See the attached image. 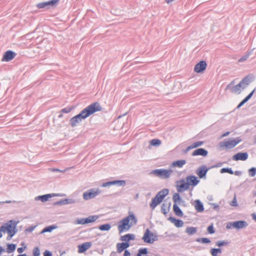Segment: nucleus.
Returning <instances> with one entry per match:
<instances>
[{
  "mask_svg": "<svg viewBox=\"0 0 256 256\" xmlns=\"http://www.w3.org/2000/svg\"><path fill=\"white\" fill-rule=\"evenodd\" d=\"M102 107L98 102L89 105L82 110L79 114L70 118V125L72 127L76 126L82 120L86 118L96 112L102 110Z\"/></svg>",
  "mask_w": 256,
  "mask_h": 256,
  "instance_id": "f257e3e1",
  "label": "nucleus"
},
{
  "mask_svg": "<svg viewBox=\"0 0 256 256\" xmlns=\"http://www.w3.org/2000/svg\"><path fill=\"white\" fill-rule=\"evenodd\" d=\"M137 223V218L132 212H129L128 216L120 220L118 224L119 233L128 231Z\"/></svg>",
  "mask_w": 256,
  "mask_h": 256,
  "instance_id": "f03ea898",
  "label": "nucleus"
},
{
  "mask_svg": "<svg viewBox=\"0 0 256 256\" xmlns=\"http://www.w3.org/2000/svg\"><path fill=\"white\" fill-rule=\"evenodd\" d=\"M168 194V189H163L160 191L154 198L152 200L150 206L152 210H154L156 207L160 204L164 198L165 196Z\"/></svg>",
  "mask_w": 256,
  "mask_h": 256,
  "instance_id": "7ed1b4c3",
  "label": "nucleus"
},
{
  "mask_svg": "<svg viewBox=\"0 0 256 256\" xmlns=\"http://www.w3.org/2000/svg\"><path fill=\"white\" fill-rule=\"evenodd\" d=\"M241 140L238 138L236 139H228L220 143V146L221 148H225L226 149H232L236 146Z\"/></svg>",
  "mask_w": 256,
  "mask_h": 256,
  "instance_id": "20e7f679",
  "label": "nucleus"
},
{
  "mask_svg": "<svg viewBox=\"0 0 256 256\" xmlns=\"http://www.w3.org/2000/svg\"><path fill=\"white\" fill-rule=\"evenodd\" d=\"M172 172L171 170L157 169L152 171L151 174L162 179H166L170 177Z\"/></svg>",
  "mask_w": 256,
  "mask_h": 256,
  "instance_id": "39448f33",
  "label": "nucleus"
},
{
  "mask_svg": "<svg viewBox=\"0 0 256 256\" xmlns=\"http://www.w3.org/2000/svg\"><path fill=\"white\" fill-rule=\"evenodd\" d=\"M100 192V190L98 188H92L84 193L83 198L84 200H88L95 198Z\"/></svg>",
  "mask_w": 256,
  "mask_h": 256,
  "instance_id": "423d86ee",
  "label": "nucleus"
},
{
  "mask_svg": "<svg viewBox=\"0 0 256 256\" xmlns=\"http://www.w3.org/2000/svg\"><path fill=\"white\" fill-rule=\"evenodd\" d=\"M142 239L145 242L152 244L156 240V236L148 229H146Z\"/></svg>",
  "mask_w": 256,
  "mask_h": 256,
  "instance_id": "0eeeda50",
  "label": "nucleus"
},
{
  "mask_svg": "<svg viewBox=\"0 0 256 256\" xmlns=\"http://www.w3.org/2000/svg\"><path fill=\"white\" fill-rule=\"evenodd\" d=\"M176 187L178 192H182L189 188L188 184L184 179L178 180L176 182Z\"/></svg>",
  "mask_w": 256,
  "mask_h": 256,
  "instance_id": "6e6552de",
  "label": "nucleus"
},
{
  "mask_svg": "<svg viewBox=\"0 0 256 256\" xmlns=\"http://www.w3.org/2000/svg\"><path fill=\"white\" fill-rule=\"evenodd\" d=\"M16 227L10 224H6L5 225L1 226L2 231L4 233H8L11 238L16 233Z\"/></svg>",
  "mask_w": 256,
  "mask_h": 256,
  "instance_id": "1a4fd4ad",
  "label": "nucleus"
},
{
  "mask_svg": "<svg viewBox=\"0 0 256 256\" xmlns=\"http://www.w3.org/2000/svg\"><path fill=\"white\" fill-rule=\"evenodd\" d=\"M98 218L97 216H90L86 218L78 219L76 221V224H86L94 222Z\"/></svg>",
  "mask_w": 256,
  "mask_h": 256,
  "instance_id": "9d476101",
  "label": "nucleus"
},
{
  "mask_svg": "<svg viewBox=\"0 0 256 256\" xmlns=\"http://www.w3.org/2000/svg\"><path fill=\"white\" fill-rule=\"evenodd\" d=\"M227 88L229 89L232 92L238 94L240 93L242 89V86L240 83L234 86V83L233 82H232L227 86Z\"/></svg>",
  "mask_w": 256,
  "mask_h": 256,
  "instance_id": "9b49d317",
  "label": "nucleus"
},
{
  "mask_svg": "<svg viewBox=\"0 0 256 256\" xmlns=\"http://www.w3.org/2000/svg\"><path fill=\"white\" fill-rule=\"evenodd\" d=\"M206 66L207 64L205 61H200L195 66L194 70L196 73L202 72L206 70Z\"/></svg>",
  "mask_w": 256,
  "mask_h": 256,
  "instance_id": "f8f14e48",
  "label": "nucleus"
},
{
  "mask_svg": "<svg viewBox=\"0 0 256 256\" xmlns=\"http://www.w3.org/2000/svg\"><path fill=\"white\" fill-rule=\"evenodd\" d=\"M186 181L189 187L190 186H194L200 182V180H198L197 178L194 176H187L186 178Z\"/></svg>",
  "mask_w": 256,
  "mask_h": 256,
  "instance_id": "ddd939ff",
  "label": "nucleus"
},
{
  "mask_svg": "<svg viewBox=\"0 0 256 256\" xmlns=\"http://www.w3.org/2000/svg\"><path fill=\"white\" fill-rule=\"evenodd\" d=\"M208 170L209 168H207L206 166H202L197 169L196 173L199 178H202L206 176Z\"/></svg>",
  "mask_w": 256,
  "mask_h": 256,
  "instance_id": "4468645a",
  "label": "nucleus"
},
{
  "mask_svg": "<svg viewBox=\"0 0 256 256\" xmlns=\"http://www.w3.org/2000/svg\"><path fill=\"white\" fill-rule=\"evenodd\" d=\"M16 56V54L10 50L6 52L2 57V61L9 62L12 60Z\"/></svg>",
  "mask_w": 256,
  "mask_h": 256,
  "instance_id": "2eb2a0df",
  "label": "nucleus"
},
{
  "mask_svg": "<svg viewBox=\"0 0 256 256\" xmlns=\"http://www.w3.org/2000/svg\"><path fill=\"white\" fill-rule=\"evenodd\" d=\"M248 158V154L246 152H238L232 156L234 160H246Z\"/></svg>",
  "mask_w": 256,
  "mask_h": 256,
  "instance_id": "dca6fc26",
  "label": "nucleus"
},
{
  "mask_svg": "<svg viewBox=\"0 0 256 256\" xmlns=\"http://www.w3.org/2000/svg\"><path fill=\"white\" fill-rule=\"evenodd\" d=\"M126 184V182L123 180H114L112 182H105L102 184V187H106L108 186H110L112 185L117 184L118 186H124Z\"/></svg>",
  "mask_w": 256,
  "mask_h": 256,
  "instance_id": "f3484780",
  "label": "nucleus"
},
{
  "mask_svg": "<svg viewBox=\"0 0 256 256\" xmlns=\"http://www.w3.org/2000/svg\"><path fill=\"white\" fill-rule=\"evenodd\" d=\"M92 246V243L90 242H84L78 246V252L79 253H82L89 249Z\"/></svg>",
  "mask_w": 256,
  "mask_h": 256,
  "instance_id": "a211bd4d",
  "label": "nucleus"
},
{
  "mask_svg": "<svg viewBox=\"0 0 256 256\" xmlns=\"http://www.w3.org/2000/svg\"><path fill=\"white\" fill-rule=\"evenodd\" d=\"M230 225H232V228L239 229L246 227L247 224L244 221L240 220L230 223Z\"/></svg>",
  "mask_w": 256,
  "mask_h": 256,
  "instance_id": "6ab92c4d",
  "label": "nucleus"
},
{
  "mask_svg": "<svg viewBox=\"0 0 256 256\" xmlns=\"http://www.w3.org/2000/svg\"><path fill=\"white\" fill-rule=\"evenodd\" d=\"M136 238L135 235L133 234H128L120 238V240L124 242L128 243L130 240H134Z\"/></svg>",
  "mask_w": 256,
  "mask_h": 256,
  "instance_id": "aec40b11",
  "label": "nucleus"
},
{
  "mask_svg": "<svg viewBox=\"0 0 256 256\" xmlns=\"http://www.w3.org/2000/svg\"><path fill=\"white\" fill-rule=\"evenodd\" d=\"M208 154V152L206 150L200 148L196 150L192 153V156H206Z\"/></svg>",
  "mask_w": 256,
  "mask_h": 256,
  "instance_id": "412c9836",
  "label": "nucleus"
},
{
  "mask_svg": "<svg viewBox=\"0 0 256 256\" xmlns=\"http://www.w3.org/2000/svg\"><path fill=\"white\" fill-rule=\"evenodd\" d=\"M251 82V78L250 76H245L240 82L242 86V88H244Z\"/></svg>",
  "mask_w": 256,
  "mask_h": 256,
  "instance_id": "4be33fe9",
  "label": "nucleus"
},
{
  "mask_svg": "<svg viewBox=\"0 0 256 256\" xmlns=\"http://www.w3.org/2000/svg\"><path fill=\"white\" fill-rule=\"evenodd\" d=\"M129 246L130 244L128 242L118 243L116 245L117 250L118 252H122Z\"/></svg>",
  "mask_w": 256,
  "mask_h": 256,
  "instance_id": "5701e85b",
  "label": "nucleus"
},
{
  "mask_svg": "<svg viewBox=\"0 0 256 256\" xmlns=\"http://www.w3.org/2000/svg\"><path fill=\"white\" fill-rule=\"evenodd\" d=\"M168 220L171 222L173 223L174 224V226L177 228L182 227L184 225V222L182 220H176L172 217L169 218Z\"/></svg>",
  "mask_w": 256,
  "mask_h": 256,
  "instance_id": "b1692460",
  "label": "nucleus"
},
{
  "mask_svg": "<svg viewBox=\"0 0 256 256\" xmlns=\"http://www.w3.org/2000/svg\"><path fill=\"white\" fill-rule=\"evenodd\" d=\"M186 164V161L184 160L174 161L172 164V166L182 168Z\"/></svg>",
  "mask_w": 256,
  "mask_h": 256,
  "instance_id": "393cba45",
  "label": "nucleus"
},
{
  "mask_svg": "<svg viewBox=\"0 0 256 256\" xmlns=\"http://www.w3.org/2000/svg\"><path fill=\"white\" fill-rule=\"evenodd\" d=\"M194 208L198 212H202L204 208L202 204L199 200H196L194 202Z\"/></svg>",
  "mask_w": 256,
  "mask_h": 256,
  "instance_id": "a878e982",
  "label": "nucleus"
},
{
  "mask_svg": "<svg viewBox=\"0 0 256 256\" xmlns=\"http://www.w3.org/2000/svg\"><path fill=\"white\" fill-rule=\"evenodd\" d=\"M204 142H202V141H198V142H194L193 144H190L189 146H188L186 148V151H188L190 150H192V149H193V148H194L200 146H202L204 144Z\"/></svg>",
  "mask_w": 256,
  "mask_h": 256,
  "instance_id": "bb28decb",
  "label": "nucleus"
},
{
  "mask_svg": "<svg viewBox=\"0 0 256 256\" xmlns=\"http://www.w3.org/2000/svg\"><path fill=\"white\" fill-rule=\"evenodd\" d=\"M255 90H254L246 97L238 106L237 108H238L241 107L244 104L248 102L252 96Z\"/></svg>",
  "mask_w": 256,
  "mask_h": 256,
  "instance_id": "cd10ccee",
  "label": "nucleus"
},
{
  "mask_svg": "<svg viewBox=\"0 0 256 256\" xmlns=\"http://www.w3.org/2000/svg\"><path fill=\"white\" fill-rule=\"evenodd\" d=\"M172 200L174 202V204H176L178 205V204H180L182 202V198L178 193H174L172 196Z\"/></svg>",
  "mask_w": 256,
  "mask_h": 256,
  "instance_id": "c85d7f7f",
  "label": "nucleus"
},
{
  "mask_svg": "<svg viewBox=\"0 0 256 256\" xmlns=\"http://www.w3.org/2000/svg\"><path fill=\"white\" fill-rule=\"evenodd\" d=\"M173 210L176 215L180 217L183 216V213L178 206V205L174 204Z\"/></svg>",
  "mask_w": 256,
  "mask_h": 256,
  "instance_id": "c756f323",
  "label": "nucleus"
},
{
  "mask_svg": "<svg viewBox=\"0 0 256 256\" xmlns=\"http://www.w3.org/2000/svg\"><path fill=\"white\" fill-rule=\"evenodd\" d=\"M196 231V228L194 227H188L186 230V232L189 235L195 234Z\"/></svg>",
  "mask_w": 256,
  "mask_h": 256,
  "instance_id": "7c9ffc66",
  "label": "nucleus"
},
{
  "mask_svg": "<svg viewBox=\"0 0 256 256\" xmlns=\"http://www.w3.org/2000/svg\"><path fill=\"white\" fill-rule=\"evenodd\" d=\"M222 253V250L220 248H212L210 250V254L212 256H218L219 254Z\"/></svg>",
  "mask_w": 256,
  "mask_h": 256,
  "instance_id": "2f4dec72",
  "label": "nucleus"
},
{
  "mask_svg": "<svg viewBox=\"0 0 256 256\" xmlns=\"http://www.w3.org/2000/svg\"><path fill=\"white\" fill-rule=\"evenodd\" d=\"M50 198H52V195L50 194H44L38 197V199L42 202L47 201Z\"/></svg>",
  "mask_w": 256,
  "mask_h": 256,
  "instance_id": "473e14b6",
  "label": "nucleus"
},
{
  "mask_svg": "<svg viewBox=\"0 0 256 256\" xmlns=\"http://www.w3.org/2000/svg\"><path fill=\"white\" fill-rule=\"evenodd\" d=\"M150 144L152 146H159L161 144V140L158 139H153L150 142Z\"/></svg>",
  "mask_w": 256,
  "mask_h": 256,
  "instance_id": "72a5a7b5",
  "label": "nucleus"
},
{
  "mask_svg": "<svg viewBox=\"0 0 256 256\" xmlns=\"http://www.w3.org/2000/svg\"><path fill=\"white\" fill-rule=\"evenodd\" d=\"M57 226H47L43 229L42 233L46 232H51L52 230L56 228Z\"/></svg>",
  "mask_w": 256,
  "mask_h": 256,
  "instance_id": "f704fd0d",
  "label": "nucleus"
},
{
  "mask_svg": "<svg viewBox=\"0 0 256 256\" xmlns=\"http://www.w3.org/2000/svg\"><path fill=\"white\" fill-rule=\"evenodd\" d=\"M111 226L109 224H104L101 225L99 226V229L100 230H110Z\"/></svg>",
  "mask_w": 256,
  "mask_h": 256,
  "instance_id": "c9c22d12",
  "label": "nucleus"
},
{
  "mask_svg": "<svg viewBox=\"0 0 256 256\" xmlns=\"http://www.w3.org/2000/svg\"><path fill=\"white\" fill-rule=\"evenodd\" d=\"M59 1L60 0H51L48 2H46L48 6H54L56 4L59 2Z\"/></svg>",
  "mask_w": 256,
  "mask_h": 256,
  "instance_id": "e433bc0d",
  "label": "nucleus"
},
{
  "mask_svg": "<svg viewBox=\"0 0 256 256\" xmlns=\"http://www.w3.org/2000/svg\"><path fill=\"white\" fill-rule=\"evenodd\" d=\"M196 242H201V243H205L208 244L210 242V240L208 238H198L196 240Z\"/></svg>",
  "mask_w": 256,
  "mask_h": 256,
  "instance_id": "4c0bfd02",
  "label": "nucleus"
},
{
  "mask_svg": "<svg viewBox=\"0 0 256 256\" xmlns=\"http://www.w3.org/2000/svg\"><path fill=\"white\" fill-rule=\"evenodd\" d=\"M220 172L221 173H224V172H228V174H234L233 171L231 170V168H222L220 170Z\"/></svg>",
  "mask_w": 256,
  "mask_h": 256,
  "instance_id": "58836bf2",
  "label": "nucleus"
},
{
  "mask_svg": "<svg viewBox=\"0 0 256 256\" xmlns=\"http://www.w3.org/2000/svg\"><path fill=\"white\" fill-rule=\"evenodd\" d=\"M36 7L38 8H43L48 7L46 2L38 3L36 4Z\"/></svg>",
  "mask_w": 256,
  "mask_h": 256,
  "instance_id": "ea45409f",
  "label": "nucleus"
},
{
  "mask_svg": "<svg viewBox=\"0 0 256 256\" xmlns=\"http://www.w3.org/2000/svg\"><path fill=\"white\" fill-rule=\"evenodd\" d=\"M228 244V242L226 241H218L216 243V246H226Z\"/></svg>",
  "mask_w": 256,
  "mask_h": 256,
  "instance_id": "a19ab883",
  "label": "nucleus"
},
{
  "mask_svg": "<svg viewBox=\"0 0 256 256\" xmlns=\"http://www.w3.org/2000/svg\"><path fill=\"white\" fill-rule=\"evenodd\" d=\"M32 254L34 256H39L40 255V251L38 248L36 247L34 248L32 250Z\"/></svg>",
  "mask_w": 256,
  "mask_h": 256,
  "instance_id": "79ce46f5",
  "label": "nucleus"
},
{
  "mask_svg": "<svg viewBox=\"0 0 256 256\" xmlns=\"http://www.w3.org/2000/svg\"><path fill=\"white\" fill-rule=\"evenodd\" d=\"M161 210L162 213L165 214L168 212L169 208H167L164 204H163L162 206Z\"/></svg>",
  "mask_w": 256,
  "mask_h": 256,
  "instance_id": "37998d69",
  "label": "nucleus"
},
{
  "mask_svg": "<svg viewBox=\"0 0 256 256\" xmlns=\"http://www.w3.org/2000/svg\"><path fill=\"white\" fill-rule=\"evenodd\" d=\"M16 249V245L14 244H8V250L9 252H13Z\"/></svg>",
  "mask_w": 256,
  "mask_h": 256,
  "instance_id": "c03bdc74",
  "label": "nucleus"
},
{
  "mask_svg": "<svg viewBox=\"0 0 256 256\" xmlns=\"http://www.w3.org/2000/svg\"><path fill=\"white\" fill-rule=\"evenodd\" d=\"M73 108L67 107L62 109L61 110V112L64 113H69L73 110Z\"/></svg>",
  "mask_w": 256,
  "mask_h": 256,
  "instance_id": "a18cd8bd",
  "label": "nucleus"
},
{
  "mask_svg": "<svg viewBox=\"0 0 256 256\" xmlns=\"http://www.w3.org/2000/svg\"><path fill=\"white\" fill-rule=\"evenodd\" d=\"M256 170L254 168H252L249 170V174L251 176H254L256 175Z\"/></svg>",
  "mask_w": 256,
  "mask_h": 256,
  "instance_id": "49530a36",
  "label": "nucleus"
},
{
  "mask_svg": "<svg viewBox=\"0 0 256 256\" xmlns=\"http://www.w3.org/2000/svg\"><path fill=\"white\" fill-rule=\"evenodd\" d=\"M208 231L210 234H214V228H213V226L212 225H210V226H208Z\"/></svg>",
  "mask_w": 256,
  "mask_h": 256,
  "instance_id": "de8ad7c7",
  "label": "nucleus"
},
{
  "mask_svg": "<svg viewBox=\"0 0 256 256\" xmlns=\"http://www.w3.org/2000/svg\"><path fill=\"white\" fill-rule=\"evenodd\" d=\"M249 56H250V54H248L246 56H242L238 60V62H242L243 61L246 60L248 59V58Z\"/></svg>",
  "mask_w": 256,
  "mask_h": 256,
  "instance_id": "09e8293b",
  "label": "nucleus"
},
{
  "mask_svg": "<svg viewBox=\"0 0 256 256\" xmlns=\"http://www.w3.org/2000/svg\"><path fill=\"white\" fill-rule=\"evenodd\" d=\"M26 248V246H24V248H18L17 251L18 253L22 254Z\"/></svg>",
  "mask_w": 256,
  "mask_h": 256,
  "instance_id": "8fccbe9b",
  "label": "nucleus"
},
{
  "mask_svg": "<svg viewBox=\"0 0 256 256\" xmlns=\"http://www.w3.org/2000/svg\"><path fill=\"white\" fill-rule=\"evenodd\" d=\"M69 169H70V168H66V170H58V169H53V170H52V171H53V172H65L66 170H69Z\"/></svg>",
  "mask_w": 256,
  "mask_h": 256,
  "instance_id": "3c124183",
  "label": "nucleus"
},
{
  "mask_svg": "<svg viewBox=\"0 0 256 256\" xmlns=\"http://www.w3.org/2000/svg\"><path fill=\"white\" fill-rule=\"evenodd\" d=\"M44 256H52V254L50 252L46 250L44 252Z\"/></svg>",
  "mask_w": 256,
  "mask_h": 256,
  "instance_id": "603ef678",
  "label": "nucleus"
},
{
  "mask_svg": "<svg viewBox=\"0 0 256 256\" xmlns=\"http://www.w3.org/2000/svg\"><path fill=\"white\" fill-rule=\"evenodd\" d=\"M231 205L232 206H236V198H234L232 202Z\"/></svg>",
  "mask_w": 256,
  "mask_h": 256,
  "instance_id": "864d4df0",
  "label": "nucleus"
},
{
  "mask_svg": "<svg viewBox=\"0 0 256 256\" xmlns=\"http://www.w3.org/2000/svg\"><path fill=\"white\" fill-rule=\"evenodd\" d=\"M124 255V256H130V254L128 250H125Z\"/></svg>",
  "mask_w": 256,
  "mask_h": 256,
  "instance_id": "5fc2aeb1",
  "label": "nucleus"
},
{
  "mask_svg": "<svg viewBox=\"0 0 256 256\" xmlns=\"http://www.w3.org/2000/svg\"><path fill=\"white\" fill-rule=\"evenodd\" d=\"M230 134V132H226L222 136V137L223 138V137H225L227 136H228Z\"/></svg>",
  "mask_w": 256,
  "mask_h": 256,
  "instance_id": "6e6d98bb",
  "label": "nucleus"
},
{
  "mask_svg": "<svg viewBox=\"0 0 256 256\" xmlns=\"http://www.w3.org/2000/svg\"><path fill=\"white\" fill-rule=\"evenodd\" d=\"M232 227V225H230V223L229 224H228L226 226V228H230Z\"/></svg>",
  "mask_w": 256,
  "mask_h": 256,
  "instance_id": "4d7b16f0",
  "label": "nucleus"
},
{
  "mask_svg": "<svg viewBox=\"0 0 256 256\" xmlns=\"http://www.w3.org/2000/svg\"><path fill=\"white\" fill-rule=\"evenodd\" d=\"M252 218L255 220H256V214H252Z\"/></svg>",
  "mask_w": 256,
  "mask_h": 256,
  "instance_id": "13d9d810",
  "label": "nucleus"
},
{
  "mask_svg": "<svg viewBox=\"0 0 256 256\" xmlns=\"http://www.w3.org/2000/svg\"><path fill=\"white\" fill-rule=\"evenodd\" d=\"M174 0H165L166 2H167L168 4H169Z\"/></svg>",
  "mask_w": 256,
  "mask_h": 256,
  "instance_id": "bf43d9fd",
  "label": "nucleus"
},
{
  "mask_svg": "<svg viewBox=\"0 0 256 256\" xmlns=\"http://www.w3.org/2000/svg\"><path fill=\"white\" fill-rule=\"evenodd\" d=\"M2 232H3V231H2V230L1 228L0 229V238H2Z\"/></svg>",
  "mask_w": 256,
  "mask_h": 256,
  "instance_id": "052dcab7",
  "label": "nucleus"
},
{
  "mask_svg": "<svg viewBox=\"0 0 256 256\" xmlns=\"http://www.w3.org/2000/svg\"><path fill=\"white\" fill-rule=\"evenodd\" d=\"M18 256H27V255L26 254H19Z\"/></svg>",
  "mask_w": 256,
  "mask_h": 256,
  "instance_id": "680f3d73",
  "label": "nucleus"
},
{
  "mask_svg": "<svg viewBox=\"0 0 256 256\" xmlns=\"http://www.w3.org/2000/svg\"><path fill=\"white\" fill-rule=\"evenodd\" d=\"M2 251H3L2 248L1 246H0V254L2 253Z\"/></svg>",
  "mask_w": 256,
  "mask_h": 256,
  "instance_id": "e2e57ef3",
  "label": "nucleus"
},
{
  "mask_svg": "<svg viewBox=\"0 0 256 256\" xmlns=\"http://www.w3.org/2000/svg\"><path fill=\"white\" fill-rule=\"evenodd\" d=\"M7 202V203H10V201H8H8H7V202Z\"/></svg>",
  "mask_w": 256,
  "mask_h": 256,
  "instance_id": "0e129e2a",
  "label": "nucleus"
},
{
  "mask_svg": "<svg viewBox=\"0 0 256 256\" xmlns=\"http://www.w3.org/2000/svg\"><path fill=\"white\" fill-rule=\"evenodd\" d=\"M0 203H1V202H0Z\"/></svg>",
  "mask_w": 256,
  "mask_h": 256,
  "instance_id": "69168bd1",
  "label": "nucleus"
}]
</instances>
